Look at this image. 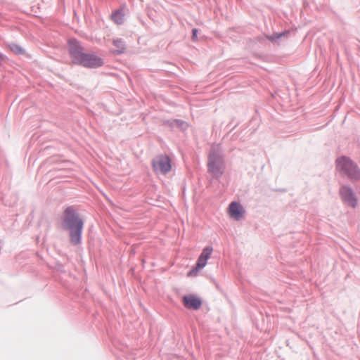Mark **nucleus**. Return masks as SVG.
<instances>
[{"label":"nucleus","instance_id":"nucleus-1","mask_svg":"<svg viewBox=\"0 0 360 360\" xmlns=\"http://www.w3.org/2000/svg\"><path fill=\"white\" fill-rule=\"evenodd\" d=\"M68 51L74 64L85 68H96L103 65V60L94 53H87L79 42L71 39L68 41Z\"/></svg>","mask_w":360,"mask_h":360},{"label":"nucleus","instance_id":"nucleus-2","mask_svg":"<svg viewBox=\"0 0 360 360\" xmlns=\"http://www.w3.org/2000/svg\"><path fill=\"white\" fill-rule=\"evenodd\" d=\"M335 170L340 176L346 178L352 183L360 180V167L349 156L342 155L335 160Z\"/></svg>","mask_w":360,"mask_h":360},{"label":"nucleus","instance_id":"nucleus-3","mask_svg":"<svg viewBox=\"0 0 360 360\" xmlns=\"http://www.w3.org/2000/svg\"><path fill=\"white\" fill-rule=\"evenodd\" d=\"M64 228L70 231V240L75 244H79L81 240V233L83 222L75 214L73 207H69L64 212Z\"/></svg>","mask_w":360,"mask_h":360},{"label":"nucleus","instance_id":"nucleus-4","mask_svg":"<svg viewBox=\"0 0 360 360\" xmlns=\"http://www.w3.org/2000/svg\"><path fill=\"white\" fill-rule=\"evenodd\" d=\"M207 170L214 179L219 180L224 174L225 160L222 151L212 148L207 156Z\"/></svg>","mask_w":360,"mask_h":360},{"label":"nucleus","instance_id":"nucleus-5","mask_svg":"<svg viewBox=\"0 0 360 360\" xmlns=\"http://www.w3.org/2000/svg\"><path fill=\"white\" fill-rule=\"evenodd\" d=\"M338 194L342 203L347 207L355 209L358 206V197L349 184H341Z\"/></svg>","mask_w":360,"mask_h":360},{"label":"nucleus","instance_id":"nucleus-6","mask_svg":"<svg viewBox=\"0 0 360 360\" xmlns=\"http://www.w3.org/2000/svg\"><path fill=\"white\" fill-rule=\"evenodd\" d=\"M152 167L155 173L166 174L172 169L171 158L167 155H160L152 160Z\"/></svg>","mask_w":360,"mask_h":360},{"label":"nucleus","instance_id":"nucleus-7","mask_svg":"<svg viewBox=\"0 0 360 360\" xmlns=\"http://www.w3.org/2000/svg\"><path fill=\"white\" fill-rule=\"evenodd\" d=\"M181 301L184 307L190 310H198L202 304V299L195 294L184 295Z\"/></svg>","mask_w":360,"mask_h":360},{"label":"nucleus","instance_id":"nucleus-8","mask_svg":"<svg viewBox=\"0 0 360 360\" xmlns=\"http://www.w3.org/2000/svg\"><path fill=\"white\" fill-rule=\"evenodd\" d=\"M129 13L128 6L125 3L121 4L117 8L114 9V23L118 25L124 24Z\"/></svg>","mask_w":360,"mask_h":360},{"label":"nucleus","instance_id":"nucleus-9","mask_svg":"<svg viewBox=\"0 0 360 360\" xmlns=\"http://www.w3.org/2000/svg\"><path fill=\"white\" fill-rule=\"evenodd\" d=\"M163 124L168 127L172 131L179 130L183 133H185L190 124L181 119H170L163 121Z\"/></svg>","mask_w":360,"mask_h":360},{"label":"nucleus","instance_id":"nucleus-10","mask_svg":"<svg viewBox=\"0 0 360 360\" xmlns=\"http://www.w3.org/2000/svg\"><path fill=\"white\" fill-rule=\"evenodd\" d=\"M229 214L235 220H240L244 217L245 210L240 202L232 201L229 205Z\"/></svg>","mask_w":360,"mask_h":360},{"label":"nucleus","instance_id":"nucleus-11","mask_svg":"<svg viewBox=\"0 0 360 360\" xmlns=\"http://www.w3.org/2000/svg\"><path fill=\"white\" fill-rule=\"evenodd\" d=\"M212 252L213 248L211 245H206L202 249L196 262L205 266L207 265V260L211 257Z\"/></svg>","mask_w":360,"mask_h":360},{"label":"nucleus","instance_id":"nucleus-12","mask_svg":"<svg viewBox=\"0 0 360 360\" xmlns=\"http://www.w3.org/2000/svg\"><path fill=\"white\" fill-rule=\"evenodd\" d=\"M290 30H285L280 32H274L270 35H265V37L272 42H278L282 38L288 39L290 34Z\"/></svg>","mask_w":360,"mask_h":360},{"label":"nucleus","instance_id":"nucleus-13","mask_svg":"<svg viewBox=\"0 0 360 360\" xmlns=\"http://www.w3.org/2000/svg\"><path fill=\"white\" fill-rule=\"evenodd\" d=\"M126 49L127 45L122 39H114V56L124 53Z\"/></svg>","mask_w":360,"mask_h":360},{"label":"nucleus","instance_id":"nucleus-14","mask_svg":"<svg viewBox=\"0 0 360 360\" xmlns=\"http://www.w3.org/2000/svg\"><path fill=\"white\" fill-rule=\"evenodd\" d=\"M204 267L205 266L203 265L196 262L194 266H193L192 268L188 271L187 276L188 277L195 276L198 275V272Z\"/></svg>","mask_w":360,"mask_h":360},{"label":"nucleus","instance_id":"nucleus-15","mask_svg":"<svg viewBox=\"0 0 360 360\" xmlns=\"http://www.w3.org/2000/svg\"><path fill=\"white\" fill-rule=\"evenodd\" d=\"M8 47L15 54L22 55L25 53V50L19 44L15 43L8 44Z\"/></svg>","mask_w":360,"mask_h":360},{"label":"nucleus","instance_id":"nucleus-16","mask_svg":"<svg viewBox=\"0 0 360 360\" xmlns=\"http://www.w3.org/2000/svg\"><path fill=\"white\" fill-rule=\"evenodd\" d=\"M199 32L198 29L197 28H193L191 31V40L192 41H197L198 39V34Z\"/></svg>","mask_w":360,"mask_h":360},{"label":"nucleus","instance_id":"nucleus-17","mask_svg":"<svg viewBox=\"0 0 360 360\" xmlns=\"http://www.w3.org/2000/svg\"><path fill=\"white\" fill-rule=\"evenodd\" d=\"M276 191H279V192H285L286 191V189L285 188H279V189H277Z\"/></svg>","mask_w":360,"mask_h":360},{"label":"nucleus","instance_id":"nucleus-18","mask_svg":"<svg viewBox=\"0 0 360 360\" xmlns=\"http://www.w3.org/2000/svg\"><path fill=\"white\" fill-rule=\"evenodd\" d=\"M114 77H117V74L115 72L113 73Z\"/></svg>","mask_w":360,"mask_h":360}]
</instances>
